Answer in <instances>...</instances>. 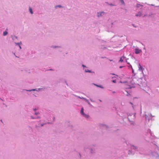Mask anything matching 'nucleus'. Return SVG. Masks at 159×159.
Listing matches in <instances>:
<instances>
[{"mask_svg": "<svg viewBox=\"0 0 159 159\" xmlns=\"http://www.w3.org/2000/svg\"><path fill=\"white\" fill-rule=\"evenodd\" d=\"M120 2L123 4H124V2L123 0H120Z\"/></svg>", "mask_w": 159, "mask_h": 159, "instance_id": "obj_11", "label": "nucleus"}, {"mask_svg": "<svg viewBox=\"0 0 159 159\" xmlns=\"http://www.w3.org/2000/svg\"><path fill=\"white\" fill-rule=\"evenodd\" d=\"M34 111H35V110H36V109H34Z\"/></svg>", "mask_w": 159, "mask_h": 159, "instance_id": "obj_18", "label": "nucleus"}, {"mask_svg": "<svg viewBox=\"0 0 159 159\" xmlns=\"http://www.w3.org/2000/svg\"><path fill=\"white\" fill-rule=\"evenodd\" d=\"M29 10H30V12L32 14L33 13V12L32 11V9L30 8V9H29Z\"/></svg>", "mask_w": 159, "mask_h": 159, "instance_id": "obj_10", "label": "nucleus"}, {"mask_svg": "<svg viewBox=\"0 0 159 159\" xmlns=\"http://www.w3.org/2000/svg\"><path fill=\"white\" fill-rule=\"evenodd\" d=\"M96 85L97 86L99 87H101V88H102L101 86H99L97 85Z\"/></svg>", "mask_w": 159, "mask_h": 159, "instance_id": "obj_16", "label": "nucleus"}, {"mask_svg": "<svg viewBox=\"0 0 159 159\" xmlns=\"http://www.w3.org/2000/svg\"><path fill=\"white\" fill-rule=\"evenodd\" d=\"M123 58H124V57H121L120 58V61L121 62H123Z\"/></svg>", "mask_w": 159, "mask_h": 159, "instance_id": "obj_7", "label": "nucleus"}, {"mask_svg": "<svg viewBox=\"0 0 159 159\" xmlns=\"http://www.w3.org/2000/svg\"><path fill=\"white\" fill-rule=\"evenodd\" d=\"M104 12H101L98 13V17L100 16H102V14H104Z\"/></svg>", "mask_w": 159, "mask_h": 159, "instance_id": "obj_3", "label": "nucleus"}, {"mask_svg": "<svg viewBox=\"0 0 159 159\" xmlns=\"http://www.w3.org/2000/svg\"><path fill=\"white\" fill-rule=\"evenodd\" d=\"M37 113H35V114H36V115H37Z\"/></svg>", "mask_w": 159, "mask_h": 159, "instance_id": "obj_22", "label": "nucleus"}, {"mask_svg": "<svg viewBox=\"0 0 159 159\" xmlns=\"http://www.w3.org/2000/svg\"><path fill=\"white\" fill-rule=\"evenodd\" d=\"M85 71H86V72H91V71H90V70H86Z\"/></svg>", "mask_w": 159, "mask_h": 159, "instance_id": "obj_13", "label": "nucleus"}, {"mask_svg": "<svg viewBox=\"0 0 159 159\" xmlns=\"http://www.w3.org/2000/svg\"><path fill=\"white\" fill-rule=\"evenodd\" d=\"M112 82L113 83H116V80H114L112 81Z\"/></svg>", "mask_w": 159, "mask_h": 159, "instance_id": "obj_12", "label": "nucleus"}, {"mask_svg": "<svg viewBox=\"0 0 159 159\" xmlns=\"http://www.w3.org/2000/svg\"><path fill=\"white\" fill-rule=\"evenodd\" d=\"M35 90V89H33V90H32L34 91V90Z\"/></svg>", "mask_w": 159, "mask_h": 159, "instance_id": "obj_19", "label": "nucleus"}, {"mask_svg": "<svg viewBox=\"0 0 159 159\" xmlns=\"http://www.w3.org/2000/svg\"><path fill=\"white\" fill-rule=\"evenodd\" d=\"M151 5L152 6H154V5H153V4H151Z\"/></svg>", "mask_w": 159, "mask_h": 159, "instance_id": "obj_17", "label": "nucleus"}, {"mask_svg": "<svg viewBox=\"0 0 159 159\" xmlns=\"http://www.w3.org/2000/svg\"><path fill=\"white\" fill-rule=\"evenodd\" d=\"M142 15V13L141 12H139L136 15V16H140Z\"/></svg>", "mask_w": 159, "mask_h": 159, "instance_id": "obj_5", "label": "nucleus"}, {"mask_svg": "<svg viewBox=\"0 0 159 159\" xmlns=\"http://www.w3.org/2000/svg\"><path fill=\"white\" fill-rule=\"evenodd\" d=\"M20 48H21V47H20Z\"/></svg>", "mask_w": 159, "mask_h": 159, "instance_id": "obj_20", "label": "nucleus"}, {"mask_svg": "<svg viewBox=\"0 0 159 159\" xmlns=\"http://www.w3.org/2000/svg\"><path fill=\"white\" fill-rule=\"evenodd\" d=\"M82 66H84V65H83Z\"/></svg>", "mask_w": 159, "mask_h": 159, "instance_id": "obj_23", "label": "nucleus"}, {"mask_svg": "<svg viewBox=\"0 0 159 159\" xmlns=\"http://www.w3.org/2000/svg\"><path fill=\"white\" fill-rule=\"evenodd\" d=\"M131 68H132V72H133V73H134V70H133V69L132 67V66H131Z\"/></svg>", "mask_w": 159, "mask_h": 159, "instance_id": "obj_14", "label": "nucleus"}, {"mask_svg": "<svg viewBox=\"0 0 159 159\" xmlns=\"http://www.w3.org/2000/svg\"><path fill=\"white\" fill-rule=\"evenodd\" d=\"M136 7L137 8H141L142 7V6L139 4H137L136 5Z\"/></svg>", "mask_w": 159, "mask_h": 159, "instance_id": "obj_4", "label": "nucleus"}, {"mask_svg": "<svg viewBox=\"0 0 159 159\" xmlns=\"http://www.w3.org/2000/svg\"><path fill=\"white\" fill-rule=\"evenodd\" d=\"M7 33H8L7 31H5L3 32V35L4 36L6 35L7 34Z\"/></svg>", "mask_w": 159, "mask_h": 159, "instance_id": "obj_8", "label": "nucleus"}, {"mask_svg": "<svg viewBox=\"0 0 159 159\" xmlns=\"http://www.w3.org/2000/svg\"><path fill=\"white\" fill-rule=\"evenodd\" d=\"M130 104H132V103L131 102H130Z\"/></svg>", "mask_w": 159, "mask_h": 159, "instance_id": "obj_21", "label": "nucleus"}, {"mask_svg": "<svg viewBox=\"0 0 159 159\" xmlns=\"http://www.w3.org/2000/svg\"><path fill=\"white\" fill-rule=\"evenodd\" d=\"M139 70H142V67L140 64H139Z\"/></svg>", "mask_w": 159, "mask_h": 159, "instance_id": "obj_6", "label": "nucleus"}, {"mask_svg": "<svg viewBox=\"0 0 159 159\" xmlns=\"http://www.w3.org/2000/svg\"><path fill=\"white\" fill-rule=\"evenodd\" d=\"M130 83L132 84H135V82L134 81V80L133 79V80L131 81Z\"/></svg>", "mask_w": 159, "mask_h": 159, "instance_id": "obj_9", "label": "nucleus"}, {"mask_svg": "<svg viewBox=\"0 0 159 159\" xmlns=\"http://www.w3.org/2000/svg\"><path fill=\"white\" fill-rule=\"evenodd\" d=\"M81 113L83 115L84 117L88 118L89 116L86 114H84V109L83 107H82L81 109Z\"/></svg>", "mask_w": 159, "mask_h": 159, "instance_id": "obj_1", "label": "nucleus"}, {"mask_svg": "<svg viewBox=\"0 0 159 159\" xmlns=\"http://www.w3.org/2000/svg\"><path fill=\"white\" fill-rule=\"evenodd\" d=\"M61 7V6L60 5H58V6H56V7Z\"/></svg>", "mask_w": 159, "mask_h": 159, "instance_id": "obj_15", "label": "nucleus"}, {"mask_svg": "<svg viewBox=\"0 0 159 159\" xmlns=\"http://www.w3.org/2000/svg\"><path fill=\"white\" fill-rule=\"evenodd\" d=\"M141 52V49L138 48H135V52L137 54L140 53Z\"/></svg>", "mask_w": 159, "mask_h": 159, "instance_id": "obj_2", "label": "nucleus"}]
</instances>
